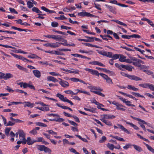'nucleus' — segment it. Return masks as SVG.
<instances>
[{
  "mask_svg": "<svg viewBox=\"0 0 154 154\" xmlns=\"http://www.w3.org/2000/svg\"><path fill=\"white\" fill-rule=\"evenodd\" d=\"M45 146L43 145H38L37 146V149L38 150L42 151H44Z\"/></svg>",
  "mask_w": 154,
  "mask_h": 154,
  "instance_id": "nucleus-39",
  "label": "nucleus"
},
{
  "mask_svg": "<svg viewBox=\"0 0 154 154\" xmlns=\"http://www.w3.org/2000/svg\"><path fill=\"white\" fill-rule=\"evenodd\" d=\"M87 39H79V41H84L85 42H92L93 41V38H94L92 37H86Z\"/></svg>",
  "mask_w": 154,
  "mask_h": 154,
  "instance_id": "nucleus-9",
  "label": "nucleus"
},
{
  "mask_svg": "<svg viewBox=\"0 0 154 154\" xmlns=\"http://www.w3.org/2000/svg\"><path fill=\"white\" fill-rule=\"evenodd\" d=\"M88 88L90 90L91 92H93L94 93V92L96 91H98L99 90L100 88L97 87L95 86H88Z\"/></svg>",
  "mask_w": 154,
  "mask_h": 154,
  "instance_id": "nucleus-17",
  "label": "nucleus"
},
{
  "mask_svg": "<svg viewBox=\"0 0 154 154\" xmlns=\"http://www.w3.org/2000/svg\"><path fill=\"white\" fill-rule=\"evenodd\" d=\"M78 15L83 17L87 16L92 17L94 16V15H93L90 14L89 13L86 12L85 11L78 13Z\"/></svg>",
  "mask_w": 154,
  "mask_h": 154,
  "instance_id": "nucleus-4",
  "label": "nucleus"
},
{
  "mask_svg": "<svg viewBox=\"0 0 154 154\" xmlns=\"http://www.w3.org/2000/svg\"><path fill=\"white\" fill-rule=\"evenodd\" d=\"M64 92L65 93L67 94H69L72 95H76L77 93H74L71 90H68L66 91H65Z\"/></svg>",
  "mask_w": 154,
  "mask_h": 154,
  "instance_id": "nucleus-32",
  "label": "nucleus"
},
{
  "mask_svg": "<svg viewBox=\"0 0 154 154\" xmlns=\"http://www.w3.org/2000/svg\"><path fill=\"white\" fill-rule=\"evenodd\" d=\"M29 58L32 59L38 58H40L38 57V56L36 55L35 54H29Z\"/></svg>",
  "mask_w": 154,
  "mask_h": 154,
  "instance_id": "nucleus-37",
  "label": "nucleus"
},
{
  "mask_svg": "<svg viewBox=\"0 0 154 154\" xmlns=\"http://www.w3.org/2000/svg\"><path fill=\"white\" fill-rule=\"evenodd\" d=\"M126 57L120 54L119 60L122 62H125Z\"/></svg>",
  "mask_w": 154,
  "mask_h": 154,
  "instance_id": "nucleus-33",
  "label": "nucleus"
},
{
  "mask_svg": "<svg viewBox=\"0 0 154 154\" xmlns=\"http://www.w3.org/2000/svg\"><path fill=\"white\" fill-rule=\"evenodd\" d=\"M128 88L129 89H132L134 91L138 90V89L135 88L134 87L132 86L131 85H128Z\"/></svg>",
  "mask_w": 154,
  "mask_h": 154,
  "instance_id": "nucleus-42",
  "label": "nucleus"
},
{
  "mask_svg": "<svg viewBox=\"0 0 154 154\" xmlns=\"http://www.w3.org/2000/svg\"><path fill=\"white\" fill-rule=\"evenodd\" d=\"M10 11L12 13H13L16 14H17L18 12L15 10V9L13 8H9Z\"/></svg>",
  "mask_w": 154,
  "mask_h": 154,
  "instance_id": "nucleus-61",
  "label": "nucleus"
},
{
  "mask_svg": "<svg viewBox=\"0 0 154 154\" xmlns=\"http://www.w3.org/2000/svg\"><path fill=\"white\" fill-rule=\"evenodd\" d=\"M41 8L42 10L46 12L49 14L55 13H56L54 11L49 10L44 6L42 7H41Z\"/></svg>",
  "mask_w": 154,
  "mask_h": 154,
  "instance_id": "nucleus-15",
  "label": "nucleus"
},
{
  "mask_svg": "<svg viewBox=\"0 0 154 154\" xmlns=\"http://www.w3.org/2000/svg\"><path fill=\"white\" fill-rule=\"evenodd\" d=\"M142 123L143 124L146 125L148 127H151V128H153L152 127V125L150 123H147V122H145L143 120H142Z\"/></svg>",
  "mask_w": 154,
  "mask_h": 154,
  "instance_id": "nucleus-47",
  "label": "nucleus"
},
{
  "mask_svg": "<svg viewBox=\"0 0 154 154\" xmlns=\"http://www.w3.org/2000/svg\"><path fill=\"white\" fill-rule=\"evenodd\" d=\"M37 140H35L36 141V142H42L43 143L44 140L43 138L42 137H39L37 138Z\"/></svg>",
  "mask_w": 154,
  "mask_h": 154,
  "instance_id": "nucleus-62",
  "label": "nucleus"
},
{
  "mask_svg": "<svg viewBox=\"0 0 154 154\" xmlns=\"http://www.w3.org/2000/svg\"><path fill=\"white\" fill-rule=\"evenodd\" d=\"M106 6L111 12L115 14H116V9L115 8H113L111 6L108 5H106Z\"/></svg>",
  "mask_w": 154,
  "mask_h": 154,
  "instance_id": "nucleus-12",
  "label": "nucleus"
},
{
  "mask_svg": "<svg viewBox=\"0 0 154 154\" xmlns=\"http://www.w3.org/2000/svg\"><path fill=\"white\" fill-rule=\"evenodd\" d=\"M101 118L104 119H114L116 118V116L114 115L111 114H104L101 116Z\"/></svg>",
  "mask_w": 154,
  "mask_h": 154,
  "instance_id": "nucleus-3",
  "label": "nucleus"
},
{
  "mask_svg": "<svg viewBox=\"0 0 154 154\" xmlns=\"http://www.w3.org/2000/svg\"><path fill=\"white\" fill-rule=\"evenodd\" d=\"M36 125L37 126H42L43 127H47V125H46L45 124L41 122H37L35 123Z\"/></svg>",
  "mask_w": 154,
  "mask_h": 154,
  "instance_id": "nucleus-34",
  "label": "nucleus"
},
{
  "mask_svg": "<svg viewBox=\"0 0 154 154\" xmlns=\"http://www.w3.org/2000/svg\"><path fill=\"white\" fill-rule=\"evenodd\" d=\"M106 82L108 84H112L113 82L112 81V80L109 77H107V79H106Z\"/></svg>",
  "mask_w": 154,
  "mask_h": 154,
  "instance_id": "nucleus-51",
  "label": "nucleus"
},
{
  "mask_svg": "<svg viewBox=\"0 0 154 154\" xmlns=\"http://www.w3.org/2000/svg\"><path fill=\"white\" fill-rule=\"evenodd\" d=\"M15 125V123H14V122H11V121H8V122L7 123L6 125V126H12Z\"/></svg>",
  "mask_w": 154,
  "mask_h": 154,
  "instance_id": "nucleus-49",
  "label": "nucleus"
},
{
  "mask_svg": "<svg viewBox=\"0 0 154 154\" xmlns=\"http://www.w3.org/2000/svg\"><path fill=\"white\" fill-rule=\"evenodd\" d=\"M132 145L131 143H128L125 145L123 147V148L125 150L128 149L129 148H131L132 146Z\"/></svg>",
  "mask_w": 154,
  "mask_h": 154,
  "instance_id": "nucleus-36",
  "label": "nucleus"
},
{
  "mask_svg": "<svg viewBox=\"0 0 154 154\" xmlns=\"http://www.w3.org/2000/svg\"><path fill=\"white\" fill-rule=\"evenodd\" d=\"M100 120L102 122L104 123L105 124L108 126H111L112 125L111 122L107 120V119H103L101 118Z\"/></svg>",
  "mask_w": 154,
  "mask_h": 154,
  "instance_id": "nucleus-10",
  "label": "nucleus"
},
{
  "mask_svg": "<svg viewBox=\"0 0 154 154\" xmlns=\"http://www.w3.org/2000/svg\"><path fill=\"white\" fill-rule=\"evenodd\" d=\"M105 56L109 57H112V53L111 52H109L107 53L106 52Z\"/></svg>",
  "mask_w": 154,
  "mask_h": 154,
  "instance_id": "nucleus-53",
  "label": "nucleus"
},
{
  "mask_svg": "<svg viewBox=\"0 0 154 154\" xmlns=\"http://www.w3.org/2000/svg\"><path fill=\"white\" fill-rule=\"evenodd\" d=\"M37 5V2L33 0H29V8L33 7V6H35Z\"/></svg>",
  "mask_w": 154,
  "mask_h": 154,
  "instance_id": "nucleus-22",
  "label": "nucleus"
},
{
  "mask_svg": "<svg viewBox=\"0 0 154 154\" xmlns=\"http://www.w3.org/2000/svg\"><path fill=\"white\" fill-rule=\"evenodd\" d=\"M57 43H56V42L55 43H47L45 44L44 45L46 47H49L52 48H55L58 47V45H57Z\"/></svg>",
  "mask_w": 154,
  "mask_h": 154,
  "instance_id": "nucleus-8",
  "label": "nucleus"
},
{
  "mask_svg": "<svg viewBox=\"0 0 154 154\" xmlns=\"http://www.w3.org/2000/svg\"><path fill=\"white\" fill-rule=\"evenodd\" d=\"M11 129V128H6L5 130V134L7 136H8L9 134V132Z\"/></svg>",
  "mask_w": 154,
  "mask_h": 154,
  "instance_id": "nucleus-35",
  "label": "nucleus"
},
{
  "mask_svg": "<svg viewBox=\"0 0 154 154\" xmlns=\"http://www.w3.org/2000/svg\"><path fill=\"white\" fill-rule=\"evenodd\" d=\"M123 107H125V106L121 104H119L116 106V109H117L119 110H121L125 111L126 109L124 108H122Z\"/></svg>",
  "mask_w": 154,
  "mask_h": 154,
  "instance_id": "nucleus-20",
  "label": "nucleus"
},
{
  "mask_svg": "<svg viewBox=\"0 0 154 154\" xmlns=\"http://www.w3.org/2000/svg\"><path fill=\"white\" fill-rule=\"evenodd\" d=\"M117 125L118 126V128L121 129L122 130L124 131L125 132L128 134H130L129 131L127 129L125 128L123 126L119 124H117Z\"/></svg>",
  "mask_w": 154,
  "mask_h": 154,
  "instance_id": "nucleus-14",
  "label": "nucleus"
},
{
  "mask_svg": "<svg viewBox=\"0 0 154 154\" xmlns=\"http://www.w3.org/2000/svg\"><path fill=\"white\" fill-rule=\"evenodd\" d=\"M18 85H20L21 87H23L24 88H26L28 87H29V85L26 83L21 82L17 83Z\"/></svg>",
  "mask_w": 154,
  "mask_h": 154,
  "instance_id": "nucleus-19",
  "label": "nucleus"
},
{
  "mask_svg": "<svg viewBox=\"0 0 154 154\" xmlns=\"http://www.w3.org/2000/svg\"><path fill=\"white\" fill-rule=\"evenodd\" d=\"M56 40L59 41L61 40V39L62 38V36H61L57 35H56Z\"/></svg>",
  "mask_w": 154,
  "mask_h": 154,
  "instance_id": "nucleus-63",
  "label": "nucleus"
},
{
  "mask_svg": "<svg viewBox=\"0 0 154 154\" xmlns=\"http://www.w3.org/2000/svg\"><path fill=\"white\" fill-rule=\"evenodd\" d=\"M44 151L45 152H48L50 153L51 152V150L48 148L46 146H45Z\"/></svg>",
  "mask_w": 154,
  "mask_h": 154,
  "instance_id": "nucleus-60",
  "label": "nucleus"
},
{
  "mask_svg": "<svg viewBox=\"0 0 154 154\" xmlns=\"http://www.w3.org/2000/svg\"><path fill=\"white\" fill-rule=\"evenodd\" d=\"M13 77V75L11 73H7L6 74H4L3 79L5 80H7L10 78H12Z\"/></svg>",
  "mask_w": 154,
  "mask_h": 154,
  "instance_id": "nucleus-24",
  "label": "nucleus"
},
{
  "mask_svg": "<svg viewBox=\"0 0 154 154\" xmlns=\"http://www.w3.org/2000/svg\"><path fill=\"white\" fill-rule=\"evenodd\" d=\"M48 81H52L53 82H58V80L52 76H48L47 77Z\"/></svg>",
  "mask_w": 154,
  "mask_h": 154,
  "instance_id": "nucleus-25",
  "label": "nucleus"
},
{
  "mask_svg": "<svg viewBox=\"0 0 154 154\" xmlns=\"http://www.w3.org/2000/svg\"><path fill=\"white\" fill-rule=\"evenodd\" d=\"M120 56V54H116L113 55V56H112V57L113 60H116L117 59L119 58Z\"/></svg>",
  "mask_w": 154,
  "mask_h": 154,
  "instance_id": "nucleus-45",
  "label": "nucleus"
},
{
  "mask_svg": "<svg viewBox=\"0 0 154 154\" xmlns=\"http://www.w3.org/2000/svg\"><path fill=\"white\" fill-rule=\"evenodd\" d=\"M107 146L109 148L112 150H113L114 149L115 147V146H114L113 144H110L109 143H108L107 145Z\"/></svg>",
  "mask_w": 154,
  "mask_h": 154,
  "instance_id": "nucleus-40",
  "label": "nucleus"
},
{
  "mask_svg": "<svg viewBox=\"0 0 154 154\" xmlns=\"http://www.w3.org/2000/svg\"><path fill=\"white\" fill-rule=\"evenodd\" d=\"M53 31L57 33L61 34L62 35H67V34L65 32H61V31H59L57 30H53Z\"/></svg>",
  "mask_w": 154,
  "mask_h": 154,
  "instance_id": "nucleus-50",
  "label": "nucleus"
},
{
  "mask_svg": "<svg viewBox=\"0 0 154 154\" xmlns=\"http://www.w3.org/2000/svg\"><path fill=\"white\" fill-rule=\"evenodd\" d=\"M106 140V137L105 136H103L102 137L101 139L99 140V142L100 143L104 142Z\"/></svg>",
  "mask_w": 154,
  "mask_h": 154,
  "instance_id": "nucleus-41",
  "label": "nucleus"
},
{
  "mask_svg": "<svg viewBox=\"0 0 154 154\" xmlns=\"http://www.w3.org/2000/svg\"><path fill=\"white\" fill-rule=\"evenodd\" d=\"M84 109L86 111H89L92 113L95 112L96 109H94L92 108L91 109H88L84 107Z\"/></svg>",
  "mask_w": 154,
  "mask_h": 154,
  "instance_id": "nucleus-28",
  "label": "nucleus"
},
{
  "mask_svg": "<svg viewBox=\"0 0 154 154\" xmlns=\"http://www.w3.org/2000/svg\"><path fill=\"white\" fill-rule=\"evenodd\" d=\"M94 93L96 94L97 95L99 96H104V95L99 91H95V92H94Z\"/></svg>",
  "mask_w": 154,
  "mask_h": 154,
  "instance_id": "nucleus-55",
  "label": "nucleus"
},
{
  "mask_svg": "<svg viewBox=\"0 0 154 154\" xmlns=\"http://www.w3.org/2000/svg\"><path fill=\"white\" fill-rule=\"evenodd\" d=\"M32 72L34 75L38 78H39L41 76L40 72L37 70H33Z\"/></svg>",
  "mask_w": 154,
  "mask_h": 154,
  "instance_id": "nucleus-16",
  "label": "nucleus"
},
{
  "mask_svg": "<svg viewBox=\"0 0 154 154\" xmlns=\"http://www.w3.org/2000/svg\"><path fill=\"white\" fill-rule=\"evenodd\" d=\"M59 99L62 101L64 102H67L69 103L71 105H73V103L71 101L67 99L66 97H58Z\"/></svg>",
  "mask_w": 154,
  "mask_h": 154,
  "instance_id": "nucleus-7",
  "label": "nucleus"
},
{
  "mask_svg": "<svg viewBox=\"0 0 154 154\" xmlns=\"http://www.w3.org/2000/svg\"><path fill=\"white\" fill-rule=\"evenodd\" d=\"M51 121H55L57 122H61L64 121L65 120L61 118H60L59 117L58 118H55L53 120H51Z\"/></svg>",
  "mask_w": 154,
  "mask_h": 154,
  "instance_id": "nucleus-30",
  "label": "nucleus"
},
{
  "mask_svg": "<svg viewBox=\"0 0 154 154\" xmlns=\"http://www.w3.org/2000/svg\"><path fill=\"white\" fill-rule=\"evenodd\" d=\"M76 91H77L76 93H77L79 92H80L81 93H83L85 95H90V93L88 92H87L86 91H84V90H80L79 89H77L76 90H75Z\"/></svg>",
  "mask_w": 154,
  "mask_h": 154,
  "instance_id": "nucleus-26",
  "label": "nucleus"
},
{
  "mask_svg": "<svg viewBox=\"0 0 154 154\" xmlns=\"http://www.w3.org/2000/svg\"><path fill=\"white\" fill-rule=\"evenodd\" d=\"M113 138L121 141H125L123 138H121L118 136H114Z\"/></svg>",
  "mask_w": 154,
  "mask_h": 154,
  "instance_id": "nucleus-46",
  "label": "nucleus"
},
{
  "mask_svg": "<svg viewBox=\"0 0 154 154\" xmlns=\"http://www.w3.org/2000/svg\"><path fill=\"white\" fill-rule=\"evenodd\" d=\"M133 68V67L130 65H125V69L129 71H131Z\"/></svg>",
  "mask_w": 154,
  "mask_h": 154,
  "instance_id": "nucleus-38",
  "label": "nucleus"
},
{
  "mask_svg": "<svg viewBox=\"0 0 154 154\" xmlns=\"http://www.w3.org/2000/svg\"><path fill=\"white\" fill-rule=\"evenodd\" d=\"M27 143L28 145H29V137H27V140H19L17 141V144L18 145L22 143L23 144H25Z\"/></svg>",
  "mask_w": 154,
  "mask_h": 154,
  "instance_id": "nucleus-11",
  "label": "nucleus"
},
{
  "mask_svg": "<svg viewBox=\"0 0 154 154\" xmlns=\"http://www.w3.org/2000/svg\"><path fill=\"white\" fill-rule=\"evenodd\" d=\"M97 51L98 52V53L101 54V55H103V56H105V55H106L105 54H106V51H99V50H97Z\"/></svg>",
  "mask_w": 154,
  "mask_h": 154,
  "instance_id": "nucleus-56",
  "label": "nucleus"
},
{
  "mask_svg": "<svg viewBox=\"0 0 154 154\" xmlns=\"http://www.w3.org/2000/svg\"><path fill=\"white\" fill-rule=\"evenodd\" d=\"M120 73L122 75L127 77L131 80H133L136 81L141 80H142L141 78L134 75H130L123 72H121Z\"/></svg>",
  "mask_w": 154,
  "mask_h": 154,
  "instance_id": "nucleus-1",
  "label": "nucleus"
},
{
  "mask_svg": "<svg viewBox=\"0 0 154 154\" xmlns=\"http://www.w3.org/2000/svg\"><path fill=\"white\" fill-rule=\"evenodd\" d=\"M119 97V99L122 101L124 103H125L126 105L129 106L133 107L135 106L134 105L131 104V102L127 100L126 99L123 98L122 97Z\"/></svg>",
  "mask_w": 154,
  "mask_h": 154,
  "instance_id": "nucleus-2",
  "label": "nucleus"
},
{
  "mask_svg": "<svg viewBox=\"0 0 154 154\" xmlns=\"http://www.w3.org/2000/svg\"><path fill=\"white\" fill-rule=\"evenodd\" d=\"M51 26L53 27H56L58 26V23L56 22H53L51 23Z\"/></svg>",
  "mask_w": 154,
  "mask_h": 154,
  "instance_id": "nucleus-48",
  "label": "nucleus"
},
{
  "mask_svg": "<svg viewBox=\"0 0 154 154\" xmlns=\"http://www.w3.org/2000/svg\"><path fill=\"white\" fill-rule=\"evenodd\" d=\"M132 146H133L135 149L139 152H141L143 151V149L141 147L137 146L136 145L133 144Z\"/></svg>",
  "mask_w": 154,
  "mask_h": 154,
  "instance_id": "nucleus-21",
  "label": "nucleus"
},
{
  "mask_svg": "<svg viewBox=\"0 0 154 154\" xmlns=\"http://www.w3.org/2000/svg\"><path fill=\"white\" fill-rule=\"evenodd\" d=\"M115 65L116 67L121 70H123V69H125V65L123 64L120 65L118 63H116L115 64Z\"/></svg>",
  "mask_w": 154,
  "mask_h": 154,
  "instance_id": "nucleus-18",
  "label": "nucleus"
},
{
  "mask_svg": "<svg viewBox=\"0 0 154 154\" xmlns=\"http://www.w3.org/2000/svg\"><path fill=\"white\" fill-rule=\"evenodd\" d=\"M134 48L136 50L139 51L140 52V53L141 54L144 55L143 53L145 52V51H144L143 50H141L140 49H139V48H137L136 47H134Z\"/></svg>",
  "mask_w": 154,
  "mask_h": 154,
  "instance_id": "nucleus-59",
  "label": "nucleus"
},
{
  "mask_svg": "<svg viewBox=\"0 0 154 154\" xmlns=\"http://www.w3.org/2000/svg\"><path fill=\"white\" fill-rule=\"evenodd\" d=\"M69 122L72 125L75 126H77L78 125L75 122H74L73 121L69 120Z\"/></svg>",
  "mask_w": 154,
  "mask_h": 154,
  "instance_id": "nucleus-64",
  "label": "nucleus"
},
{
  "mask_svg": "<svg viewBox=\"0 0 154 154\" xmlns=\"http://www.w3.org/2000/svg\"><path fill=\"white\" fill-rule=\"evenodd\" d=\"M69 150L75 154H80L79 152H77L73 148H71L69 149Z\"/></svg>",
  "mask_w": 154,
  "mask_h": 154,
  "instance_id": "nucleus-44",
  "label": "nucleus"
},
{
  "mask_svg": "<svg viewBox=\"0 0 154 154\" xmlns=\"http://www.w3.org/2000/svg\"><path fill=\"white\" fill-rule=\"evenodd\" d=\"M59 83L62 87L64 88H67L69 86V83L66 81L61 80L59 82Z\"/></svg>",
  "mask_w": 154,
  "mask_h": 154,
  "instance_id": "nucleus-13",
  "label": "nucleus"
},
{
  "mask_svg": "<svg viewBox=\"0 0 154 154\" xmlns=\"http://www.w3.org/2000/svg\"><path fill=\"white\" fill-rule=\"evenodd\" d=\"M147 147L148 149L154 154V149H153L150 146H149L148 144H147L145 143H143Z\"/></svg>",
  "mask_w": 154,
  "mask_h": 154,
  "instance_id": "nucleus-29",
  "label": "nucleus"
},
{
  "mask_svg": "<svg viewBox=\"0 0 154 154\" xmlns=\"http://www.w3.org/2000/svg\"><path fill=\"white\" fill-rule=\"evenodd\" d=\"M147 88H149L151 90L154 91V86L150 84H148Z\"/></svg>",
  "mask_w": 154,
  "mask_h": 154,
  "instance_id": "nucleus-43",
  "label": "nucleus"
},
{
  "mask_svg": "<svg viewBox=\"0 0 154 154\" xmlns=\"http://www.w3.org/2000/svg\"><path fill=\"white\" fill-rule=\"evenodd\" d=\"M96 105L97 106V108L99 109H100L103 111H107V109H106L103 108H102L101 107V106L103 107L104 105L100 103H99V104H98L97 105Z\"/></svg>",
  "mask_w": 154,
  "mask_h": 154,
  "instance_id": "nucleus-31",
  "label": "nucleus"
},
{
  "mask_svg": "<svg viewBox=\"0 0 154 154\" xmlns=\"http://www.w3.org/2000/svg\"><path fill=\"white\" fill-rule=\"evenodd\" d=\"M21 103V102H11L10 103H9L8 105V106H10L11 105H13L14 104L17 105Z\"/></svg>",
  "mask_w": 154,
  "mask_h": 154,
  "instance_id": "nucleus-57",
  "label": "nucleus"
},
{
  "mask_svg": "<svg viewBox=\"0 0 154 154\" xmlns=\"http://www.w3.org/2000/svg\"><path fill=\"white\" fill-rule=\"evenodd\" d=\"M85 70L91 73V74L93 75H95L98 76H99V73H98V71H97V70H94L91 69L87 68H85Z\"/></svg>",
  "mask_w": 154,
  "mask_h": 154,
  "instance_id": "nucleus-5",
  "label": "nucleus"
},
{
  "mask_svg": "<svg viewBox=\"0 0 154 154\" xmlns=\"http://www.w3.org/2000/svg\"><path fill=\"white\" fill-rule=\"evenodd\" d=\"M131 38H141L140 36L137 34H133L131 35H130Z\"/></svg>",
  "mask_w": 154,
  "mask_h": 154,
  "instance_id": "nucleus-52",
  "label": "nucleus"
},
{
  "mask_svg": "<svg viewBox=\"0 0 154 154\" xmlns=\"http://www.w3.org/2000/svg\"><path fill=\"white\" fill-rule=\"evenodd\" d=\"M99 75L106 80L108 77V76L107 75L103 73H99Z\"/></svg>",
  "mask_w": 154,
  "mask_h": 154,
  "instance_id": "nucleus-54",
  "label": "nucleus"
},
{
  "mask_svg": "<svg viewBox=\"0 0 154 154\" xmlns=\"http://www.w3.org/2000/svg\"><path fill=\"white\" fill-rule=\"evenodd\" d=\"M32 11L38 14H40L42 13V12L40 11L37 8L35 7H32L31 9Z\"/></svg>",
  "mask_w": 154,
  "mask_h": 154,
  "instance_id": "nucleus-27",
  "label": "nucleus"
},
{
  "mask_svg": "<svg viewBox=\"0 0 154 154\" xmlns=\"http://www.w3.org/2000/svg\"><path fill=\"white\" fill-rule=\"evenodd\" d=\"M123 38L129 39L131 38L130 35H122L121 36Z\"/></svg>",
  "mask_w": 154,
  "mask_h": 154,
  "instance_id": "nucleus-58",
  "label": "nucleus"
},
{
  "mask_svg": "<svg viewBox=\"0 0 154 154\" xmlns=\"http://www.w3.org/2000/svg\"><path fill=\"white\" fill-rule=\"evenodd\" d=\"M127 124L130 125L131 126L133 127L134 129L138 130L139 129V128L136 125L128 122H126Z\"/></svg>",
  "mask_w": 154,
  "mask_h": 154,
  "instance_id": "nucleus-23",
  "label": "nucleus"
},
{
  "mask_svg": "<svg viewBox=\"0 0 154 154\" xmlns=\"http://www.w3.org/2000/svg\"><path fill=\"white\" fill-rule=\"evenodd\" d=\"M19 138L20 140H26L25 137V134L23 130H20L18 131Z\"/></svg>",
  "mask_w": 154,
  "mask_h": 154,
  "instance_id": "nucleus-6",
  "label": "nucleus"
}]
</instances>
